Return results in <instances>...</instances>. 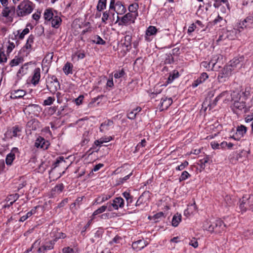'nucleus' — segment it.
Masks as SVG:
<instances>
[{"instance_id": "nucleus-1", "label": "nucleus", "mask_w": 253, "mask_h": 253, "mask_svg": "<svg viewBox=\"0 0 253 253\" xmlns=\"http://www.w3.org/2000/svg\"><path fill=\"white\" fill-rule=\"evenodd\" d=\"M226 225L220 219L216 220L212 224H210L208 221L204 224L203 228L209 232L220 233L224 230Z\"/></svg>"}, {"instance_id": "nucleus-2", "label": "nucleus", "mask_w": 253, "mask_h": 253, "mask_svg": "<svg viewBox=\"0 0 253 253\" xmlns=\"http://www.w3.org/2000/svg\"><path fill=\"white\" fill-rule=\"evenodd\" d=\"M33 3L29 0H24L19 4L16 10L18 16L23 17L30 14L33 10Z\"/></svg>"}, {"instance_id": "nucleus-3", "label": "nucleus", "mask_w": 253, "mask_h": 253, "mask_svg": "<svg viewBox=\"0 0 253 253\" xmlns=\"http://www.w3.org/2000/svg\"><path fill=\"white\" fill-rule=\"evenodd\" d=\"M46 86L47 89L52 94H55L58 90L60 89V83L54 75L47 77L46 81Z\"/></svg>"}, {"instance_id": "nucleus-4", "label": "nucleus", "mask_w": 253, "mask_h": 253, "mask_svg": "<svg viewBox=\"0 0 253 253\" xmlns=\"http://www.w3.org/2000/svg\"><path fill=\"white\" fill-rule=\"evenodd\" d=\"M235 95H237V92H236L234 91L232 93H230L227 91H223L215 98L213 104L214 105H215L217 102L221 98H223L224 102L225 101H232L234 100V96Z\"/></svg>"}, {"instance_id": "nucleus-5", "label": "nucleus", "mask_w": 253, "mask_h": 253, "mask_svg": "<svg viewBox=\"0 0 253 253\" xmlns=\"http://www.w3.org/2000/svg\"><path fill=\"white\" fill-rule=\"evenodd\" d=\"M1 12V15L5 17L7 22L13 21V16L15 13L16 9L14 6H4Z\"/></svg>"}, {"instance_id": "nucleus-6", "label": "nucleus", "mask_w": 253, "mask_h": 253, "mask_svg": "<svg viewBox=\"0 0 253 253\" xmlns=\"http://www.w3.org/2000/svg\"><path fill=\"white\" fill-rule=\"evenodd\" d=\"M108 211H112L113 210H118L119 208H123L124 206V200L121 197H117L113 200V202L107 203Z\"/></svg>"}, {"instance_id": "nucleus-7", "label": "nucleus", "mask_w": 253, "mask_h": 253, "mask_svg": "<svg viewBox=\"0 0 253 253\" xmlns=\"http://www.w3.org/2000/svg\"><path fill=\"white\" fill-rule=\"evenodd\" d=\"M56 242V239L49 241L45 242L43 245H42L41 247L38 246V247H36L35 248V249H37V252L39 253H44L47 250H50L53 249L54 245L55 244V242Z\"/></svg>"}, {"instance_id": "nucleus-8", "label": "nucleus", "mask_w": 253, "mask_h": 253, "mask_svg": "<svg viewBox=\"0 0 253 253\" xmlns=\"http://www.w3.org/2000/svg\"><path fill=\"white\" fill-rule=\"evenodd\" d=\"M242 58L241 57L240 58H234L230 62V65L226 68H224V71H225V74L228 75L231 72L232 69L230 68H236L238 66H241V61Z\"/></svg>"}, {"instance_id": "nucleus-9", "label": "nucleus", "mask_w": 253, "mask_h": 253, "mask_svg": "<svg viewBox=\"0 0 253 253\" xmlns=\"http://www.w3.org/2000/svg\"><path fill=\"white\" fill-rule=\"evenodd\" d=\"M34 36L31 35L29 36L25 45L21 49V51L26 52V54H29L32 50V45L34 43Z\"/></svg>"}, {"instance_id": "nucleus-10", "label": "nucleus", "mask_w": 253, "mask_h": 253, "mask_svg": "<svg viewBox=\"0 0 253 253\" xmlns=\"http://www.w3.org/2000/svg\"><path fill=\"white\" fill-rule=\"evenodd\" d=\"M244 27L253 28V13L248 16L242 23H240L238 28L243 29Z\"/></svg>"}, {"instance_id": "nucleus-11", "label": "nucleus", "mask_w": 253, "mask_h": 253, "mask_svg": "<svg viewBox=\"0 0 253 253\" xmlns=\"http://www.w3.org/2000/svg\"><path fill=\"white\" fill-rule=\"evenodd\" d=\"M49 142L47 141H46L43 137H39L36 142L35 143V147L37 148H41L43 149H47L49 146Z\"/></svg>"}, {"instance_id": "nucleus-12", "label": "nucleus", "mask_w": 253, "mask_h": 253, "mask_svg": "<svg viewBox=\"0 0 253 253\" xmlns=\"http://www.w3.org/2000/svg\"><path fill=\"white\" fill-rule=\"evenodd\" d=\"M148 244V243L144 239L139 240L133 242L132 247L136 251H140Z\"/></svg>"}, {"instance_id": "nucleus-13", "label": "nucleus", "mask_w": 253, "mask_h": 253, "mask_svg": "<svg viewBox=\"0 0 253 253\" xmlns=\"http://www.w3.org/2000/svg\"><path fill=\"white\" fill-rule=\"evenodd\" d=\"M247 127L243 126L241 125L238 126L237 128L236 133L233 136V138L235 139L239 140L241 137H243L246 133Z\"/></svg>"}, {"instance_id": "nucleus-14", "label": "nucleus", "mask_w": 253, "mask_h": 253, "mask_svg": "<svg viewBox=\"0 0 253 253\" xmlns=\"http://www.w3.org/2000/svg\"><path fill=\"white\" fill-rule=\"evenodd\" d=\"M172 103V100L171 98L163 97L161 99L159 109L161 111L167 109Z\"/></svg>"}, {"instance_id": "nucleus-15", "label": "nucleus", "mask_w": 253, "mask_h": 253, "mask_svg": "<svg viewBox=\"0 0 253 253\" xmlns=\"http://www.w3.org/2000/svg\"><path fill=\"white\" fill-rule=\"evenodd\" d=\"M134 22L133 14L131 13H127L121 19V21L119 23V25H126L129 22Z\"/></svg>"}, {"instance_id": "nucleus-16", "label": "nucleus", "mask_w": 253, "mask_h": 253, "mask_svg": "<svg viewBox=\"0 0 253 253\" xmlns=\"http://www.w3.org/2000/svg\"><path fill=\"white\" fill-rule=\"evenodd\" d=\"M239 98V94L237 93V95H235L234 96V100H233V101H234V102L233 105L235 108L240 110H242L243 109L246 108V104L245 102H244V101H238V99ZM232 101H233V100Z\"/></svg>"}, {"instance_id": "nucleus-17", "label": "nucleus", "mask_w": 253, "mask_h": 253, "mask_svg": "<svg viewBox=\"0 0 253 253\" xmlns=\"http://www.w3.org/2000/svg\"><path fill=\"white\" fill-rule=\"evenodd\" d=\"M40 69L39 68H36L34 71V74L32 77V83L34 85L38 84L41 78Z\"/></svg>"}, {"instance_id": "nucleus-18", "label": "nucleus", "mask_w": 253, "mask_h": 253, "mask_svg": "<svg viewBox=\"0 0 253 253\" xmlns=\"http://www.w3.org/2000/svg\"><path fill=\"white\" fill-rule=\"evenodd\" d=\"M208 78V75L206 73H203L200 77L195 80L192 84L193 87H197L199 84L204 82Z\"/></svg>"}, {"instance_id": "nucleus-19", "label": "nucleus", "mask_w": 253, "mask_h": 253, "mask_svg": "<svg viewBox=\"0 0 253 253\" xmlns=\"http://www.w3.org/2000/svg\"><path fill=\"white\" fill-rule=\"evenodd\" d=\"M115 10L118 14L122 15L126 12V9L122 2L117 1L115 4Z\"/></svg>"}, {"instance_id": "nucleus-20", "label": "nucleus", "mask_w": 253, "mask_h": 253, "mask_svg": "<svg viewBox=\"0 0 253 253\" xmlns=\"http://www.w3.org/2000/svg\"><path fill=\"white\" fill-rule=\"evenodd\" d=\"M41 109L39 105L34 104H30L28 105H26L25 107V110L29 112V113L31 112H39Z\"/></svg>"}, {"instance_id": "nucleus-21", "label": "nucleus", "mask_w": 253, "mask_h": 253, "mask_svg": "<svg viewBox=\"0 0 253 253\" xmlns=\"http://www.w3.org/2000/svg\"><path fill=\"white\" fill-rule=\"evenodd\" d=\"M157 29L155 26H150L146 31L145 39L149 41L148 37L154 35L156 34Z\"/></svg>"}, {"instance_id": "nucleus-22", "label": "nucleus", "mask_w": 253, "mask_h": 253, "mask_svg": "<svg viewBox=\"0 0 253 253\" xmlns=\"http://www.w3.org/2000/svg\"><path fill=\"white\" fill-rule=\"evenodd\" d=\"M113 124V121L110 120H108L107 121H105L104 123L101 124L99 128L100 131L102 132H103L105 130H108L109 126H112Z\"/></svg>"}, {"instance_id": "nucleus-23", "label": "nucleus", "mask_w": 253, "mask_h": 253, "mask_svg": "<svg viewBox=\"0 0 253 253\" xmlns=\"http://www.w3.org/2000/svg\"><path fill=\"white\" fill-rule=\"evenodd\" d=\"M249 199L247 197H243L242 200H240L239 208L242 212H245L247 209V201Z\"/></svg>"}, {"instance_id": "nucleus-24", "label": "nucleus", "mask_w": 253, "mask_h": 253, "mask_svg": "<svg viewBox=\"0 0 253 253\" xmlns=\"http://www.w3.org/2000/svg\"><path fill=\"white\" fill-rule=\"evenodd\" d=\"M62 20L60 17L57 15H55L51 19V25L55 28H58L60 26Z\"/></svg>"}, {"instance_id": "nucleus-25", "label": "nucleus", "mask_w": 253, "mask_h": 253, "mask_svg": "<svg viewBox=\"0 0 253 253\" xmlns=\"http://www.w3.org/2000/svg\"><path fill=\"white\" fill-rule=\"evenodd\" d=\"M111 198L110 195H103L97 198L93 203V205H98L102 203L103 202L108 200Z\"/></svg>"}, {"instance_id": "nucleus-26", "label": "nucleus", "mask_w": 253, "mask_h": 253, "mask_svg": "<svg viewBox=\"0 0 253 253\" xmlns=\"http://www.w3.org/2000/svg\"><path fill=\"white\" fill-rule=\"evenodd\" d=\"M181 220V215L178 213H176L172 217V225L173 226L176 227L179 224Z\"/></svg>"}, {"instance_id": "nucleus-27", "label": "nucleus", "mask_w": 253, "mask_h": 253, "mask_svg": "<svg viewBox=\"0 0 253 253\" xmlns=\"http://www.w3.org/2000/svg\"><path fill=\"white\" fill-rule=\"evenodd\" d=\"M55 16L51 9H47L44 12V18L45 20H51Z\"/></svg>"}, {"instance_id": "nucleus-28", "label": "nucleus", "mask_w": 253, "mask_h": 253, "mask_svg": "<svg viewBox=\"0 0 253 253\" xmlns=\"http://www.w3.org/2000/svg\"><path fill=\"white\" fill-rule=\"evenodd\" d=\"M210 161L211 162V161L210 160V157L209 156H207L204 159L200 160L198 164L200 166L201 168L204 169L206 166V164L207 163L210 164Z\"/></svg>"}, {"instance_id": "nucleus-29", "label": "nucleus", "mask_w": 253, "mask_h": 253, "mask_svg": "<svg viewBox=\"0 0 253 253\" xmlns=\"http://www.w3.org/2000/svg\"><path fill=\"white\" fill-rule=\"evenodd\" d=\"M108 207L109 206L107 203L106 204V205L102 206L93 212L92 217L94 218L95 215L103 212L106 210V209L108 210Z\"/></svg>"}, {"instance_id": "nucleus-30", "label": "nucleus", "mask_w": 253, "mask_h": 253, "mask_svg": "<svg viewBox=\"0 0 253 253\" xmlns=\"http://www.w3.org/2000/svg\"><path fill=\"white\" fill-rule=\"evenodd\" d=\"M112 139L111 136H109L107 138H101L99 140H96L94 142V145L98 146H100L104 142H107L110 141Z\"/></svg>"}, {"instance_id": "nucleus-31", "label": "nucleus", "mask_w": 253, "mask_h": 253, "mask_svg": "<svg viewBox=\"0 0 253 253\" xmlns=\"http://www.w3.org/2000/svg\"><path fill=\"white\" fill-rule=\"evenodd\" d=\"M73 65L67 62L63 67V70L66 75L72 73Z\"/></svg>"}, {"instance_id": "nucleus-32", "label": "nucleus", "mask_w": 253, "mask_h": 253, "mask_svg": "<svg viewBox=\"0 0 253 253\" xmlns=\"http://www.w3.org/2000/svg\"><path fill=\"white\" fill-rule=\"evenodd\" d=\"M15 158V154L11 152L7 155L5 162L7 165H11Z\"/></svg>"}, {"instance_id": "nucleus-33", "label": "nucleus", "mask_w": 253, "mask_h": 253, "mask_svg": "<svg viewBox=\"0 0 253 253\" xmlns=\"http://www.w3.org/2000/svg\"><path fill=\"white\" fill-rule=\"evenodd\" d=\"M13 92V93H11L13 98H20L24 96L26 94V92L23 90H14Z\"/></svg>"}, {"instance_id": "nucleus-34", "label": "nucleus", "mask_w": 253, "mask_h": 253, "mask_svg": "<svg viewBox=\"0 0 253 253\" xmlns=\"http://www.w3.org/2000/svg\"><path fill=\"white\" fill-rule=\"evenodd\" d=\"M23 61V59L22 57L16 56L10 61V65L11 67L18 65L20 63H22Z\"/></svg>"}, {"instance_id": "nucleus-35", "label": "nucleus", "mask_w": 253, "mask_h": 253, "mask_svg": "<svg viewBox=\"0 0 253 253\" xmlns=\"http://www.w3.org/2000/svg\"><path fill=\"white\" fill-rule=\"evenodd\" d=\"M92 42L97 44L104 45L106 42L103 40L99 36L96 35L94 37V40H92Z\"/></svg>"}, {"instance_id": "nucleus-36", "label": "nucleus", "mask_w": 253, "mask_h": 253, "mask_svg": "<svg viewBox=\"0 0 253 253\" xmlns=\"http://www.w3.org/2000/svg\"><path fill=\"white\" fill-rule=\"evenodd\" d=\"M179 76V73L176 71H174L172 74H170L168 79V84H170L176 78Z\"/></svg>"}, {"instance_id": "nucleus-37", "label": "nucleus", "mask_w": 253, "mask_h": 253, "mask_svg": "<svg viewBox=\"0 0 253 253\" xmlns=\"http://www.w3.org/2000/svg\"><path fill=\"white\" fill-rule=\"evenodd\" d=\"M107 0H99L97 5V10L101 11L106 8Z\"/></svg>"}, {"instance_id": "nucleus-38", "label": "nucleus", "mask_w": 253, "mask_h": 253, "mask_svg": "<svg viewBox=\"0 0 253 253\" xmlns=\"http://www.w3.org/2000/svg\"><path fill=\"white\" fill-rule=\"evenodd\" d=\"M111 10L109 9L108 10H106L103 13V16L101 18V20L103 23L106 24V21L110 17V12H111Z\"/></svg>"}, {"instance_id": "nucleus-39", "label": "nucleus", "mask_w": 253, "mask_h": 253, "mask_svg": "<svg viewBox=\"0 0 253 253\" xmlns=\"http://www.w3.org/2000/svg\"><path fill=\"white\" fill-rule=\"evenodd\" d=\"M29 29L28 28L24 29L21 32H20V30H18L17 32L19 34V39L22 40L24 38L25 35L29 33Z\"/></svg>"}, {"instance_id": "nucleus-40", "label": "nucleus", "mask_w": 253, "mask_h": 253, "mask_svg": "<svg viewBox=\"0 0 253 253\" xmlns=\"http://www.w3.org/2000/svg\"><path fill=\"white\" fill-rule=\"evenodd\" d=\"M123 196L126 198L127 205L132 202V196L130 195L129 193L127 192H125L123 193Z\"/></svg>"}, {"instance_id": "nucleus-41", "label": "nucleus", "mask_w": 253, "mask_h": 253, "mask_svg": "<svg viewBox=\"0 0 253 253\" xmlns=\"http://www.w3.org/2000/svg\"><path fill=\"white\" fill-rule=\"evenodd\" d=\"M190 176V174L187 171H184L182 172L179 178V180L180 182H181L182 181L186 180Z\"/></svg>"}, {"instance_id": "nucleus-42", "label": "nucleus", "mask_w": 253, "mask_h": 253, "mask_svg": "<svg viewBox=\"0 0 253 253\" xmlns=\"http://www.w3.org/2000/svg\"><path fill=\"white\" fill-rule=\"evenodd\" d=\"M138 8V5L137 3H133L129 5L128 6V10L129 13H134L137 11Z\"/></svg>"}, {"instance_id": "nucleus-43", "label": "nucleus", "mask_w": 253, "mask_h": 253, "mask_svg": "<svg viewBox=\"0 0 253 253\" xmlns=\"http://www.w3.org/2000/svg\"><path fill=\"white\" fill-rule=\"evenodd\" d=\"M173 57L171 54L166 55V57L165 60V63L166 64H170L173 62Z\"/></svg>"}, {"instance_id": "nucleus-44", "label": "nucleus", "mask_w": 253, "mask_h": 253, "mask_svg": "<svg viewBox=\"0 0 253 253\" xmlns=\"http://www.w3.org/2000/svg\"><path fill=\"white\" fill-rule=\"evenodd\" d=\"M188 162L187 161H185L183 163H182L179 166H178L176 167L175 169L176 170H182L184 169L186 167L188 166Z\"/></svg>"}, {"instance_id": "nucleus-45", "label": "nucleus", "mask_w": 253, "mask_h": 253, "mask_svg": "<svg viewBox=\"0 0 253 253\" xmlns=\"http://www.w3.org/2000/svg\"><path fill=\"white\" fill-rule=\"evenodd\" d=\"M224 201L225 202V206H231L233 204V201L229 196H226L224 198Z\"/></svg>"}, {"instance_id": "nucleus-46", "label": "nucleus", "mask_w": 253, "mask_h": 253, "mask_svg": "<svg viewBox=\"0 0 253 253\" xmlns=\"http://www.w3.org/2000/svg\"><path fill=\"white\" fill-rule=\"evenodd\" d=\"M64 188L63 183H60L56 185L54 187V191L57 193L61 192Z\"/></svg>"}, {"instance_id": "nucleus-47", "label": "nucleus", "mask_w": 253, "mask_h": 253, "mask_svg": "<svg viewBox=\"0 0 253 253\" xmlns=\"http://www.w3.org/2000/svg\"><path fill=\"white\" fill-rule=\"evenodd\" d=\"M41 241L39 240H37L34 242V243L33 244L31 248L28 249L24 253H29L32 249H34L35 247H38L40 245Z\"/></svg>"}, {"instance_id": "nucleus-48", "label": "nucleus", "mask_w": 253, "mask_h": 253, "mask_svg": "<svg viewBox=\"0 0 253 253\" xmlns=\"http://www.w3.org/2000/svg\"><path fill=\"white\" fill-rule=\"evenodd\" d=\"M54 100L55 99L54 97L49 96L44 101L43 104L44 105H50L53 103Z\"/></svg>"}, {"instance_id": "nucleus-49", "label": "nucleus", "mask_w": 253, "mask_h": 253, "mask_svg": "<svg viewBox=\"0 0 253 253\" xmlns=\"http://www.w3.org/2000/svg\"><path fill=\"white\" fill-rule=\"evenodd\" d=\"M19 196L18 194L10 195L7 197V202L10 201L15 202L19 198Z\"/></svg>"}, {"instance_id": "nucleus-50", "label": "nucleus", "mask_w": 253, "mask_h": 253, "mask_svg": "<svg viewBox=\"0 0 253 253\" xmlns=\"http://www.w3.org/2000/svg\"><path fill=\"white\" fill-rule=\"evenodd\" d=\"M125 73L124 70L122 69L119 71L115 73L114 76L115 79H119L125 75Z\"/></svg>"}, {"instance_id": "nucleus-51", "label": "nucleus", "mask_w": 253, "mask_h": 253, "mask_svg": "<svg viewBox=\"0 0 253 253\" xmlns=\"http://www.w3.org/2000/svg\"><path fill=\"white\" fill-rule=\"evenodd\" d=\"M131 36L130 35H126L125 37V44L126 45V47H128V46H130L131 44Z\"/></svg>"}, {"instance_id": "nucleus-52", "label": "nucleus", "mask_w": 253, "mask_h": 253, "mask_svg": "<svg viewBox=\"0 0 253 253\" xmlns=\"http://www.w3.org/2000/svg\"><path fill=\"white\" fill-rule=\"evenodd\" d=\"M7 61V58L3 52L0 51V63H4Z\"/></svg>"}, {"instance_id": "nucleus-53", "label": "nucleus", "mask_w": 253, "mask_h": 253, "mask_svg": "<svg viewBox=\"0 0 253 253\" xmlns=\"http://www.w3.org/2000/svg\"><path fill=\"white\" fill-rule=\"evenodd\" d=\"M21 130L18 126H14L12 128V136L14 137H16L18 135V132H20Z\"/></svg>"}, {"instance_id": "nucleus-54", "label": "nucleus", "mask_w": 253, "mask_h": 253, "mask_svg": "<svg viewBox=\"0 0 253 253\" xmlns=\"http://www.w3.org/2000/svg\"><path fill=\"white\" fill-rule=\"evenodd\" d=\"M15 47V44L12 42H8V46L7 48V52L10 53L12 51L13 49Z\"/></svg>"}, {"instance_id": "nucleus-55", "label": "nucleus", "mask_w": 253, "mask_h": 253, "mask_svg": "<svg viewBox=\"0 0 253 253\" xmlns=\"http://www.w3.org/2000/svg\"><path fill=\"white\" fill-rule=\"evenodd\" d=\"M65 162V161L64 160V158L63 157H59V158H58L56 161L54 162L53 165L54 166V168H56L57 167H58V165L59 164V163H61V162Z\"/></svg>"}, {"instance_id": "nucleus-56", "label": "nucleus", "mask_w": 253, "mask_h": 253, "mask_svg": "<svg viewBox=\"0 0 253 253\" xmlns=\"http://www.w3.org/2000/svg\"><path fill=\"white\" fill-rule=\"evenodd\" d=\"M146 194L147 193L145 192H144L142 194V195L139 197V198H138V199L137 200V201L136 202V204H135L136 206H138L143 203V200H142V199L143 197H144V195Z\"/></svg>"}, {"instance_id": "nucleus-57", "label": "nucleus", "mask_w": 253, "mask_h": 253, "mask_svg": "<svg viewBox=\"0 0 253 253\" xmlns=\"http://www.w3.org/2000/svg\"><path fill=\"white\" fill-rule=\"evenodd\" d=\"M131 174L132 173H130V174L125 176L123 178H119V182L118 183V184H120L121 183H124L125 181H126V180H127L130 177Z\"/></svg>"}, {"instance_id": "nucleus-58", "label": "nucleus", "mask_w": 253, "mask_h": 253, "mask_svg": "<svg viewBox=\"0 0 253 253\" xmlns=\"http://www.w3.org/2000/svg\"><path fill=\"white\" fill-rule=\"evenodd\" d=\"M164 216V213L163 212H160L159 213H157V214H155L154 216V220H155V222H158V220H157L158 218H160Z\"/></svg>"}, {"instance_id": "nucleus-59", "label": "nucleus", "mask_w": 253, "mask_h": 253, "mask_svg": "<svg viewBox=\"0 0 253 253\" xmlns=\"http://www.w3.org/2000/svg\"><path fill=\"white\" fill-rule=\"evenodd\" d=\"M189 245L192 246L194 248H196L198 246V243L197 241L195 239H193L189 242Z\"/></svg>"}, {"instance_id": "nucleus-60", "label": "nucleus", "mask_w": 253, "mask_h": 253, "mask_svg": "<svg viewBox=\"0 0 253 253\" xmlns=\"http://www.w3.org/2000/svg\"><path fill=\"white\" fill-rule=\"evenodd\" d=\"M134 111H131L130 113H129L127 114V118L131 120H133L135 119L136 115V112L134 113Z\"/></svg>"}, {"instance_id": "nucleus-61", "label": "nucleus", "mask_w": 253, "mask_h": 253, "mask_svg": "<svg viewBox=\"0 0 253 253\" xmlns=\"http://www.w3.org/2000/svg\"><path fill=\"white\" fill-rule=\"evenodd\" d=\"M103 164H98L97 165H96L93 169H92V171H91V172H92L93 171H97V170H98L100 169H101V168H102L103 167Z\"/></svg>"}, {"instance_id": "nucleus-62", "label": "nucleus", "mask_w": 253, "mask_h": 253, "mask_svg": "<svg viewBox=\"0 0 253 253\" xmlns=\"http://www.w3.org/2000/svg\"><path fill=\"white\" fill-rule=\"evenodd\" d=\"M249 200L247 201V205L249 206V210L253 211V200H252L250 198H248Z\"/></svg>"}, {"instance_id": "nucleus-63", "label": "nucleus", "mask_w": 253, "mask_h": 253, "mask_svg": "<svg viewBox=\"0 0 253 253\" xmlns=\"http://www.w3.org/2000/svg\"><path fill=\"white\" fill-rule=\"evenodd\" d=\"M63 252L64 253H74V250L73 249L69 247L65 248L63 249Z\"/></svg>"}, {"instance_id": "nucleus-64", "label": "nucleus", "mask_w": 253, "mask_h": 253, "mask_svg": "<svg viewBox=\"0 0 253 253\" xmlns=\"http://www.w3.org/2000/svg\"><path fill=\"white\" fill-rule=\"evenodd\" d=\"M196 27V25L194 23L192 24L188 28V33L190 34L193 32L194 31Z\"/></svg>"}]
</instances>
